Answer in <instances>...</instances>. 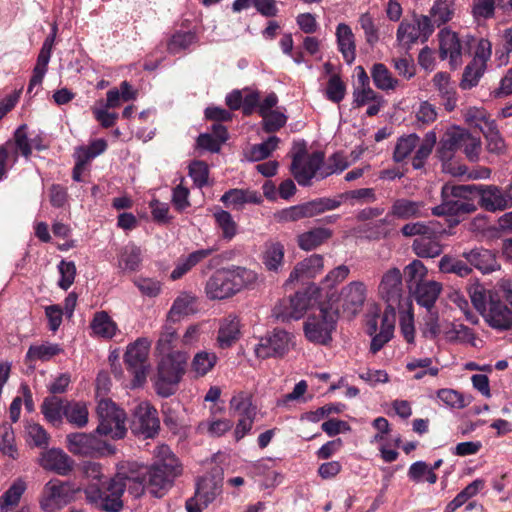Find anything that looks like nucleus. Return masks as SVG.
I'll list each match as a JSON object with an SVG mask.
<instances>
[{
	"mask_svg": "<svg viewBox=\"0 0 512 512\" xmlns=\"http://www.w3.org/2000/svg\"><path fill=\"white\" fill-rule=\"evenodd\" d=\"M146 481L145 473L128 472L122 467L109 481L89 484L84 489L85 499L97 509L120 512L124 491L128 489L134 497H139L147 489Z\"/></svg>",
	"mask_w": 512,
	"mask_h": 512,
	"instance_id": "1",
	"label": "nucleus"
},
{
	"mask_svg": "<svg viewBox=\"0 0 512 512\" xmlns=\"http://www.w3.org/2000/svg\"><path fill=\"white\" fill-rule=\"evenodd\" d=\"M468 295L474 308L486 323L498 330L512 328V285L503 281L497 290H488L480 283L468 286Z\"/></svg>",
	"mask_w": 512,
	"mask_h": 512,
	"instance_id": "2",
	"label": "nucleus"
},
{
	"mask_svg": "<svg viewBox=\"0 0 512 512\" xmlns=\"http://www.w3.org/2000/svg\"><path fill=\"white\" fill-rule=\"evenodd\" d=\"M181 471V465L169 446L156 447L155 460L144 472L147 490L155 497H162Z\"/></svg>",
	"mask_w": 512,
	"mask_h": 512,
	"instance_id": "3",
	"label": "nucleus"
},
{
	"mask_svg": "<svg viewBox=\"0 0 512 512\" xmlns=\"http://www.w3.org/2000/svg\"><path fill=\"white\" fill-rule=\"evenodd\" d=\"M188 358V353L183 351H174L161 357L155 381L159 396L169 397L176 392L177 385L186 372Z\"/></svg>",
	"mask_w": 512,
	"mask_h": 512,
	"instance_id": "4",
	"label": "nucleus"
},
{
	"mask_svg": "<svg viewBox=\"0 0 512 512\" xmlns=\"http://www.w3.org/2000/svg\"><path fill=\"white\" fill-rule=\"evenodd\" d=\"M291 157L290 172L300 186H311L313 179L321 180L319 175L324 163L322 152L309 153L305 144L300 143L294 145Z\"/></svg>",
	"mask_w": 512,
	"mask_h": 512,
	"instance_id": "5",
	"label": "nucleus"
},
{
	"mask_svg": "<svg viewBox=\"0 0 512 512\" xmlns=\"http://www.w3.org/2000/svg\"><path fill=\"white\" fill-rule=\"evenodd\" d=\"M481 149L480 138L473 136L464 128L453 127L445 133L441 140L439 153L442 159H449L453 152L461 150L468 160L476 162L479 159Z\"/></svg>",
	"mask_w": 512,
	"mask_h": 512,
	"instance_id": "6",
	"label": "nucleus"
},
{
	"mask_svg": "<svg viewBox=\"0 0 512 512\" xmlns=\"http://www.w3.org/2000/svg\"><path fill=\"white\" fill-rule=\"evenodd\" d=\"M97 416L99 424L96 433L109 436L114 440L125 437L127 429L125 426L126 414L111 400L103 399L97 405Z\"/></svg>",
	"mask_w": 512,
	"mask_h": 512,
	"instance_id": "7",
	"label": "nucleus"
},
{
	"mask_svg": "<svg viewBox=\"0 0 512 512\" xmlns=\"http://www.w3.org/2000/svg\"><path fill=\"white\" fill-rule=\"evenodd\" d=\"M433 32L434 25L429 16L414 14L412 19L400 22L396 41L399 46L409 50L418 41L426 42Z\"/></svg>",
	"mask_w": 512,
	"mask_h": 512,
	"instance_id": "8",
	"label": "nucleus"
},
{
	"mask_svg": "<svg viewBox=\"0 0 512 512\" xmlns=\"http://www.w3.org/2000/svg\"><path fill=\"white\" fill-rule=\"evenodd\" d=\"M337 314L331 309L321 308L317 315H310L304 323L305 337L312 343L327 345L336 329Z\"/></svg>",
	"mask_w": 512,
	"mask_h": 512,
	"instance_id": "9",
	"label": "nucleus"
},
{
	"mask_svg": "<svg viewBox=\"0 0 512 512\" xmlns=\"http://www.w3.org/2000/svg\"><path fill=\"white\" fill-rule=\"evenodd\" d=\"M67 447L74 455L102 457L113 455L116 452L115 446L99 439L92 433H71L67 437Z\"/></svg>",
	"mask_w": 512,
	"mask_h": 512,
	"instance_id": "10",
	"label": "nucleus"
},
{
	"mask_svg": "<svg viewBox=\"0 0 512 512\" xmlns=\"http://www.w3.org/2000/svg\"><path fill=\"white\" fill-rule=\"evenodd\" d=\"M149 348L150 341L147 338H138L125 352L124 361L127 369L134 375V386H140L146 380Z\"/></svg>",
	"mask_w": 512,
	"mask_h": 512,
	"instance_id": "11",
	"label": "nucleus"
},
{
	"mask_svg": "<svg viewBox=\"0 0 512 512\" xmlns=\"http://www.w3.org/2000/svg\"><path fill=\"white\" fill-rule=\"evenodd\" d=\"M428 216V210L424 201H416L409 198H397L393 201L391 208L385 218L379 223L384 226H391V218L399 220H411ZM390 228L384 227L380 235L387 236Z\"/></svg>",
	"mask_w": 512,
	"mask_h": 512,
	"instance_id": "12",
	"label": "nucleus"
},
{
	"mask_svg": "<svg viewBox=\"0 0 512 512\" xmlns=\"http://www.w3.org/2000/svg\"><path fill=\"white\" fill-rule=\"evenodd\" d=\"M378 295L385 301L387 307L384 313L396 315L403 296V277L400 269L392 267L382 275L378 285Z\"/></svg>",
	"mask_w": 512,
	"mask_h": 512,
	"instance_id": "13",
	"label": "nucleus"
},
{
	"mask_svg": "<svg viewBox=\"0 0 512 512\" xmlns=\"http://www.w3.org/2000/svg\"><path fill=\"white\" fill-rule=\"evenodd\" d=\"M254 394L251 391H240L230 400V410L239 417L235 429L237 440L244 437L247 431L252 428L256 416V408L253 406Z\"/></svg>",
	"mask_w": 512,
	"mask_h": 512,
	"instance_id": "14",
	"label": "nucleus"
},
{
	"mask_svg": "<svg viewBox=\"0 0 512 512\" xmlns=\"http://www.w3.org/2000/svg\"><path fill=\"white\" fill-rule=\"evenodd\" d=\"M242 284L237 281L234 272L217 270L206 282L205 293L210 300L229 298L240 291Z\"/></svg>",
	"mask_w": 512,
	"mask_h": 512,
	"instance_id": "15",
	"label": "nucleus"
},
{
	"mask_svg": "<svg viewBox=\"0 0 512 512\" xmlns=\"http://www.w3.org/2000/svg\"><path fill=\"white\" fill-rule=\"evenodd\" d=\"M130 428L137 436L153 438L160 428L157 410L147 402L138 404L133 411Z\"/></svg>",
	"mask_w": 512,
	"mask_h": 512,
	"instance_id": "16",
	"label": "nucleus"
},
{
	"mask_svg": "<svg viewBox=\"0 0 512 512\" xmlns=\"http://www.w3.org/2000/svg\"><path fill=\"white\" fill-rule=\"evenodd\" d=\"M293 346V335L274 329L258 341V358L282 357Z\"/></svg>",
	"mask_w": 512,
	"mask_h": 512,
	"instance_id": "17",
	"label": "nucleus"
},
{
	"mask_svg": "<svg viewBox=\"0 0 512 512\" xmlns=\"http://www.w3.org/2000/svg\"><path fill=\"white\" fill-rule=\"evenodd\" d=\"M473 193L470 185L444 184L441 189V204L432 208L434 216L459 215L461 199H466L468 194Z\"/></svg>",
	"mask_w": 512,
	"mask_h": 512,
	"instance_id": "18",
	"label": "nucleus"
},
{
	"mask_svg": "<svg viewBox=\"0 0 512 512\" xmlns=\"http://www.w3.org/2000/svg\"><path fill=\"white\" fill-rule=\"evenodd\" d=\"M72 495V489L68 482L53 479L44 486L40 499V507L45 512H55L66 505Z\"/></svg>",
	"mask_w": 512,
	"mask_h": 512,
	"instance_id": "19",
	"label": "nucleus"
},
{
	"mask_svg": "<svg viewBox=\"0 0 512 512\" xmlns=\"http://www.w3.org/2000/svg\"><path fill=\"white\" fill-rule=\"evenodd\" d=\"M311 304L306 292H297L294 296L279 301L272 310V315L282 321L298 320L303 317Z\"/></svg>",
	"mask_w": 512,
	"mask_h": 512,
	"instance_id": "20",
	"label": "nucleus"
},
{
	"mask_svg": "<svg viewBox=\"0 0 512 512\" xmlns=\"http://www.w3.org/2000/svg\"><path fill=\"white\" fill-rule=\"evenodd\" d=\"M473 193L480 197V206L488 212L504 211L512 208L511 198L507 189L496 185H471Z\"/></svg>",
	"mask_w": 512,
	"mask_h": 512,
	"instance_id": "21",
	"label": "nucleus"
},
{
	"mask_svg": "<svg viewBox=\"0 0 512 512\" xmlns=\"http://www.w3.org/2000/svg\"><path fill=\"white\" fill-rule=\"evenodd\" d=\"M39 465L47 471L61 476L68 475L74 466V461L60 448H50L40 454Z\"/></svg>",
	"mask_w": 512,
	"mask_h": 512,
	"instance_id": "22",
	"label": "nucleus"
},
{
	"mask_svg": "<svg viewBox=\"0 0 512 512\" xmlns=\"http://www.w3.org/2000/svg\"><path fill=\"white\" fill-rule=\"evenodd\" d=\"M57 28L54 26L50 35L44 40L41 50L38 54L36 65L33 69V74L29 82L28 93H31L34 86L40 85L47 72V67L51 58L52 48L55 42Z\"/></svg>",
	"mask_w": 512,
	"mask_h": 512,
	"instance_id": "23",
	"label": "nucleus"
},
{
	"mask_svg": "<svg viewBox=\"0 0 512 512\" xmlns=\"http://www.w3.org/2000/svg\"><path fill=\"white\" fill-rule=\"evenodd\" d=\"M440 57L449 59L454 68L461 64L462 46L457 34L447 28L439 32Z\"/></svg>",
	"mask_w": 512,
	"mask_h": 512,
	"instance_id": "24",
	"label": "nucleus"
},
{
	"mask_svg": "<svg viewBox=\"0 0 512 512\" xmlns=\"http://www.w3.org/2000/svg\"><path fill=\"white\" fill-rule=\"evenodd\" d=\"M366 299V286L361 281H353L341 291L342 307L351 315L358 313Z\"/></svg>",
	"mask_w": 512,
	"mask_h": 512,
	"instance_id": "25",
	"label": "nucleus"
},
{
	"mask_svg": "<svg viewBox=\"0 0 512 512\" xmlns=\"http://www.w3.org/2000/svg\"><path fill=\"white\" fill-rule=\"evenodd\" d=\"M335 37L343 60L351 65L356 59V39L352 28L346 23H339L335 29Z\"/></svg>",
	"mask_w": 512,
	"mask_h": 512,
	"instance_id": "26",
	"label": "nucleus"
},
{
	"mask_svg": "<svg viewBox=\"0 0 512 512\" xmlns=\"http://www.w3.org/2000/svg\"><path fill=\"white\" fill-rule=\"evenodd\" d=\"M432 82L438 91L444 108L449 112L453 111L457 106V96L450 76L445 72H437L434 75Z\"/></svg>",
	"mask_w": 512,
	"mask_h": 512,
	"instance_id": "27",
	"label": "nucleus"
},
{
	"mask_svg": "<svg viewBox=\"0 0 512 512\" xmlns=\"http://www.w3.org/2000/svg\"><path fill=\"white\" fill-rule=\"evenodd\" d=\"M323 257L313 254L299 262L290 273L288 282H294L302 278H314L323 269Z\"/></svg>",
	"mask_w": 512,
	"mask_h": 512,
	"instance_id": "28",
	"label": "nucleus"
},
{
	"mask_svg": "<svg viewBox=\"0 0 512 512\" xmlns=\"http://www.w3.org/2000/svg\"><path fill=\"white\" fill-rule=\"evenodd\" d=\"M240 338V322L236 317L228 316L220 322L217 344L221 349L230 348Z\"/></svg>",
	"mask_w": 512,
	"mask_h": 512,
	"instance_id": "29",
	"label": "nucleus"
},
{
	"mask_svg": "<svg viewBox=\"0 0 512 512\" xmlns=\"http://www.w3.org/2000/svg\"><path fill=\"white\" fill-rule=\"evenodd\" d=\"M463 256L471 265L483 273L495 271L499 267L495 255L488 249L475 248L464 253Z\"/></svg>",
	"mask_w": 512,
	"mask_h": 512,
	"instance_id": "30",
	"label": "nucleus"
},
{
	"mask_svg": "<svg viewBox=\"0 0 512 512\" xmlns=\"http://www.w3.org/2000/svg\"><path fill=\"white\" fill-rule=\"evenodd\" d=\"M197 311V298L191 293L182 292L174 300L168 312V318L178 321L181 317L195 314Z\"/></svg>",
	"mask_w": 512,
	"mask_h": 512,
	"instance_id": "31",
	"label": "nucleus"
},
{
	"mask_svg": "<svg viewBox=\"0 0 512 512\" xmlns=\"http://www.w3.org/2000/svg\"><path fill=\"white\" fill-rule=\"evenodd\" d=\"M441 290L442 285L437 281L418 283L414 291L416 302L427 308V310H431L438 299Z\"/></svg>",
	"mask_w": 512,
	"mask_h": 512,
	"instance_id": "32",
	"label": "nucleus"
},
{
	"mask_svg": "<svg viewBox=\"0 0 512 512\" xmlns=\"http://www.w3.org/2000/svg\"><path fill=\"white\" fill-rule=\"evenodd\" d=\"M395 317L396 315H393L391 312L383 313L381 316L380 331L379 333L374 334L370 345V350L373 354H376L378 351H380L383 346L393 337Z\"/></svg>",
	"mask_w": 512,
	"mask_h": 512,
	"instance_id": "33",
	"label": "nucleus"
},
{
	"mask_svg": "<svg viewBox=\"0 0 512 512\" xmlns=\"http://www.w3.org/2000/svg\"><path fill=\"white\" fill-rule=\"evenodd\" d=\"M142 263L141 249L134 244L126 245L119 254L118 265L124 272L138 271Z\"/></svg>",
	"mask_w": 512,
	"mask_h": 512,
	"instance_id": "34",
	"label": "nucleus"
},
{
	"mask_svg": "<svg viewBox=\"0 0 512 512\" xmlns=\"http://www.w3.org/2000/svg\"><path fill=\"white\" fill-rule=\"evenodd\" d=\"M371 77L375 86L382 91L395 90L399 81L382 63H376L371 68Z\"/></svg>",
	"mask_w": 512,
	"mask_h": 512,
	"instance_id": "35",
	"label": "nucleus"
},
{
	"mask_svg": "<svg viewBox=\"0 0 512 512\" xmlns=\"http://www.w3.org/2000/svg\"><path fill=\"white\" fill-rule=\"evenodd\" d=\"M225 102L231 110L242 107L245 115H251L256 108V92H252L243 98L240 90H234L226 96Z\"/></svg>",
	"mask_w": 512,
	"mask_h": 512,
	"instance_id": "36",
	"label": "nucleus"
},
{
	"mask_svg": "<svg viewBox=\"0 0 512 512\" xmlns=\"http://www.w3.org/2000/svg\"><path fill=\"white\" fill-rule=\"evenodd\" d=\"M26 490V483L17 479L0 497V512H9L18 505L23 493Z\"/></svg>",
	"mask_w": 512,
	"mask_h": 512,
	"instance_id": "37",
	"label": "nucleus"
},
{
	"mask_svg": "<svg viewBox=\"0 0 512 512\" xmlns=\"http://www.w3.org/2000/svg\"><path fill=\"white\" fill-rule=\"evenodd\" d=\"M332 233L327 228H315L298 236V245L301 249L310 251L324 243Z\"/></svg>",
	"mask_w": 512,
	"mask_h": 512,
	"instance_id": "38",
	"label": "nucleus"
},
{
	"mask_svg": "<svg viewBox=\"0 0 512 512\" xmlns=\"http://www.w3.org/2000/svg\"><path fill=\"white\" fill-rule=\"evenodd\" d=\"M221 201L227 207L240 209L246 203H256V192L249 189H230L222 195Z\"/></svg>",
	"mask_w": 512,
	"mask_h": 512,
	"instance_id": "39",
	"label": "nucleus"
},
{
	"mask_svg": "<svg viewBox=\"0 0 512 512\" xmlns=\"http://www.w3.org/2000/svg\"><path fill=\"white\" fill-rule=\"evenodd\" d=\"M263 264L269 271H278L283 264L284 247L279 242H269L263 252Z\"/></svg>",
	"mask_w": 512,
	"mask_h": 512,
	"instance_id": "40",
	"label": "nucleus"
},
{
	"mask_svg": "<svg viewBox=\"0 0 512 512\" xmlns=\"http://www.w3.org/2000/svg\"><path fill=\"white\" fill-rule=\"evenodd\" d=\"M432 235H426L415 239L412 244L413 251L421 258H434L441 254L442 246Z\"/></svg>",
	"mask_w": 512,
	"mask_h": 512,
	"instance_id": "41",
	"label": "nucleus"
},
{
	"mask_svg": "<svg viewBox=\"0 0 512 512\" xmlns=\"http://www.w3.org/2000/svg\"><path fill=\"white\" fill-rule=\"evenodd\" d=\"M217 360L218 357L214 352L199 351L192 359L191 370L197 377H203L213 369Z\"/></svg>",
	"mask_w": 512,
	"mask_h": 512,
	"instance_id": "42",
	"label": "nucleus"
},
{
	"mask_svg": "<svg viewBox=\"0 0 512 512\" xmlns=\"http://www.w3.org/2000/svg\"><path fill=\"white\" fill-rule=\"evenodd\" d=\"M65 404L63 400L57 396H50L44 399L41 405V411L46 420L53 424L61 423L64 415Z\"/></svg>",
	"mask_w": 512,
	"mask_h": 512,
	"instance_id": "43",
	"label": "nucleus"
},
{
	"mask_svg": "<svg viewBox=\"0 0 512 512\" xmlns=\"http://www.w3.org/2000/svg\"><path fill=\"white\" fill-rule=\"evenodd\" d=\"M61 352L62 348L54 343L46 342L41 345H31L26 353V360L29 362L36 360L48 361Z\"/></svg>",
	"mask_w": 512,
	"mask_h": 512,
	"instance_id": "44",
	"label": "nucleus"
},
{
	"mask_svg": "<svg viewBox=\"0 0 512 512\" xmlns=\"http://www.w3.org/2000/svg\"><path fill=\"white\" fill-rule=\"evenodd\" d=\"M88 409L85 404L79 402H66L64 407V416L67 421L79 428L88 423Z\"/></svg>",
	"mask_w": 512,
	"mask_h": 512,
	"instance_id": "45",
	"label": "nucleus"
},
{
	"mask_svg": "<svg viewBox=\"0 0 512 512\" xmlns=\"http://www.w3.org/2000/svg\"><path fill=\"white\" fill-rule=\"evenodd\" d=\"M91 328L95 334L104 338H112L116 333V324L104 311L95 314L91 322Z\"/></svg>",
	"mask_w": 512,
	"mask_h": 512,
	"instance_id": "46",
	"label": "nucleus"
},
{
	"mask_svg": "<svg viewBox=\"0 0 512 512\" xmlns=\"http://www.w3.org/2000/svg\"><path fill=\"white\" fill-rule=\"evenodd\" d=\"M419 141L420 138L415 133L400 137L394 149V161L398 163L404 161L411 154V152L418 146Z\"/></svg>",
	"mask_w": 512,
	"mask_h": 512,
	"instance_id": "47",
	"label": "nucleus"
},
{
	"mask_svg": "<svg viewBox=\"0 0 512 512\" xmlns=\"http://www.w3.org/2000/svg\"><path fill=\"white\" fill-rule=\"evenodd\" d=\"M435 143H436L435 133L428 132L425 135V138L423 139L421 144H418V146L416 147L417 150L412 159V166L414 169H421L424 166L426 159L432 153Z\"/></svg>",
	"mask_w": 512,
	"mask_h": 512,
	"instance_id": "48",
	"label": "nucleus"
},
{
	"mask_svg": "<svg viewBox=\"0 0 512 512\" xmlns=\"http://www.w3.org/2000/svg\"><path fill=\"white\" fill-rule=\"evenodd\" d=\"M273 460H262L258 462V485L263 488L274 487L278 483L279 474L273 469Z\"/></svg>",
	"mask_w": 512,
	"mask_h": 512,
	"instance_id": "49",
	"label": "nucleus"
},
{
	"mask_svg": "<svg viewBox=\"0 0 512 512\" xmlns=\"http://www.w3.org/2000/svg\"><path fill=\"white\" fill-rule=\"evenodd\" d=\"M349 162L343 153L337 152L332 154L326 165H322L319 178L325 179L333 174H340L349 167Z\"/></svg>",
	"mask_w": 512,
	"mask_h": 512,
	"instance_id": "50",
	"label": "nucleus"
},
{
	"mask_svg": "<svg viewBox=\"0 0 512 512\" xmlns=\"http://www.w3.org/2000/svg\"><path fill=\"white\" fill-rule=\"evenodd\" d=\"M462 115L468 125L476 127L480 131L484 130L485 124H492L494 122L483 108L467 107L463 109Z\"/></svg>",
	"mask_w": 512,
	"mask_h": 512,
	"instance_id": "51",
	"label": "nucleus"
},
{
	"mask_svg": "<svg viewBox=\"0 0 512 512\" xmlns=\"http://www.w3.org/2000/svg\"><path fill=\"white\" fill-rule=\"evenodd\" d=\"M487 141V150L491 153L501 154L505 150V143L501 137L495 121L492 124H485L481 131Z\"/></svg>",
	"mask_w": 512,
	"mask_h": 512,
	"instance_id": "52",
	"label": "nucleus"
},
{
	"mask_svg": "<svg viewBox=\"0 0 512 512\" xmlns=\"http://www.w3.org/2000/svg\"><path fill=\"white\" fill-rule=\"evenodd\" d=\"M432 23L441 26L451 20L453 16L452 3L449 0H437L431 8Z\"/></svg>",
	"mask_w": 512,
	"mask_h": 512,
	"instance_id": "53",
	"label": "nucleus"
},
{
	"mask_svg": "<svg viewBox=\"0 0 512 512\" xmlns=\"http://www.w3.org/2000/svg\"><path fill=\"white\" fill-rule=\"evenodd\" d=\"M259 116L262 117L263 130L268 133H273L280 130L287 122V116L278 108L273 111L259 114Z\"/></svg>",
	"mask_w": 512,
	"mask_h": 512,
	"instance_id": "54",
	"label": "nucleus"
},
{
	"mask_svg": "<svg viewBox=\"0 0 512 512\" xmlns=\"http://www.w3.org/2000/svg\"><path fill=\"white\" fill-rule=\"evenodd\" d=\"M0 451L12 459H16L18 456L14 431L9 425L0 427Z\"/></svg>",
	"mask_w": 512,
	"mask_h": 512,
	"instance_id": "55",
	"label": "nucleus"
},
{
	"mask_svg": "<svg viewBox=\"0 0 512 512\" xmlns=\"http://www.w3.org/2000/svg\"><path fill=\"white\" fill-rule=\"evenodd\" d=\"M132 281L140 293L149 298L157 297L162 289L161 282L154 278L138 276L134 277Z\"/></svg>",
	"mask_w": 512,
	"mask_h": 512,
	"instance_id": "56",
	"label": "nucleus"
},
{
	"mask_svg": "<svg viewBox=\"0 0 512 512\" xmlns=\"http://www.w3.org/2000/svg\"><path fill=\"white\" fill-rule=\"evenodd\" d=\"M233 426L229 419H212L199 424L201 431H206L212 437H220L228 432Z\"/></svg>",
	"mask_w": 512,
	"mask_h": 512,
	"instance_id": "57",
	"label": "nucleus"
},
{
	"mask_svg": "<svg viewBox=\"0 0 512 512\" xmlns=\"http://www.w3.org/2000/svg\"><path fill=\"white\" fill-rule=\"evenodd\" d=\"M219 493L220 490L215 484L203 480L197 484L195 500L199 501L202 506L207 507Z\"/></svg>",
	"mask_w": 512,
	"mask_h": 512,
	"instance_id": "58",
	"label": "nucleus"
},
{
	"mask_svg": "<svg viewBox=\"0 0 512 512\" xmlns=\"http://www.w3.org/2000/svg\"><path fill=\"white\" fill-rule=\"evenodd\" d=\"M177 340L176 330L170 326H165L157 341L156 350L162 355L172 353Z\"/></svg>",
	"mask_w": 512,
	"mask_h": 512,
	"instance_id": "59",
	"label": "nucleus"
},
{
	"mask_svg": "<svg viewBox=\"0 0 512 512\" xmlns=\"http://www.w3.org/2000/svg\"><path fill=\"white\" fill-rule=\"evenodd\" d=\"M437 397L444 404L455 409H463L469 404V401H467L460 392L454 389H440L437 392Z\"/></svg>",
	"mask_w": 512,
	"mask_h": 512,
	"instance_id": "60",
	"label": "nucleus"
},
{
	"mask_svg": "<svg viewBox=\"0 0 512 512\" xmlns=\"http://www.w3.org/2000/svg\"><path fill=\"white\" fill-rule=\"evenodd\" d=\"M427 272V268L419 260H414L408 264L405 268V273L409 287H416L418 283L426 282Z\"/></svg>",
	"mask_w": 512,
	"mask_h": 512,
	"instance_id": "61",
	"label": "nucleus"
},
{
	"mask_svg": "<svg viewBox=\"0 0 512 512\" xmlns=\"http://www.w3.org/2000/svg\"><path fill=\"white\" fill-rule=\"evenodd\" d=\"M346 94V85L338 74L332 75L327 83L326 97L328 100L339 103Z\"/></svg>",
	"mask_w": 512,
	"mask_h": 512,
	"instance_id": "62",
	"label": "nucleus"
},
{
	"mask_svg": "<svg viewBox=\"0 0 512 512\" xmlns=\"http://www.w3.org/2000/svg\"><path fill=\"white\" fill-rule=\"evenodd\" d=\"M189 176L198 188L208 184L209 168L204 161L195 160L189 165Z\"/></svg>",
	"mask_w": 512,
	"mask_h": 512,
	"instance_id": "63",
	"label": "nucleus"
},
{
	"mask_svg": "<svg viewBox=\"0 0 512 512\" xmlns=\"http://www.w3.org/2000/svg\"><path fill=\"white\" fill-rule=\"evenodd\" d=\"M217 225L221 228L225 239H232L236 234V223L231 214L225 210H218L214 213Z\"/></svg>",
	"mask_w": 512,
	"mask_h": 512,
	"instance_id": "64",
	"label": "nucleus"
}]
</instances>
